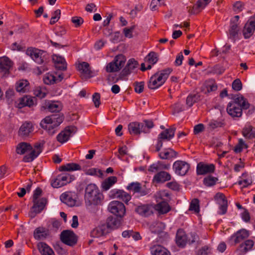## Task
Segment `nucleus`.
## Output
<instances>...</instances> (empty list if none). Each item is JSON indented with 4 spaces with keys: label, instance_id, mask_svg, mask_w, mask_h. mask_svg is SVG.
Returning <instances> with one entry per match:
<instances>
[{
    "label": "nucleus",
    "instance_id": "1",
    "mask_svg": "<svg viewBox=\"0 0 255 255\" xmlns=\"http://www.w3.org/2000/svg\"><path fill=\"white\" fill-rule=\"evenodd\" d=\"M247 110H248L247 115H251L255 112V107L250 104L248 100L240 94L237 95L227 107L228 114L234 119L241 117L243 111Z\"/></svg>",
    "mask_w": 255,
    "mask_h": 255
},
{
    "label": "nucleus",
    "instance_id": "2",
    "mask_svg": "<svg viewBox=\"0 0 255 255\" xmlns=\"http://www.w3.org/2000/svg\"><path fill=\"white\" fill-rule=\"evenodd\" d=\"M85 192V200L89 205H98L101 203L103 195L95 184H89Z\"/></svg>",
    "mask_w": 255,
    "mask_h": 255
},
{
    "label": "nucleus",
    "instance_id": "3",
    "mask_svg": "<svg viewBox=\"0 0 255 255\" xmlns=\"http://www.w3.org/2000/svg\"><path fill=\"white\" fill-rule=\"evenodd\" d=\"M172 71V68H167L156 72L150 77L148 83V88L155 90L161 86L165 82Z\"/></svg>",
    "mask_w": 255,
    "mask_h": 255
},
{
    "label": "nucleus",
    "instance_id": "4",
    "mask_svg": "<svg viewBox=\"0 0 255 255\" xmlns=\"http://www.w3.org/2000/svg\"><path fill=\"white\" fill-rule=\"evenodd\" d=\"M26 53L27 55L29 56L38 64L46 63L49 59V55L46 51L38 48H28Z\"/></svg>",
    "mask_w": 255,
    "mask_h": 255
},
{
    "label": "nucleus",
    "instance_id": "5",
    "mask_svg": "<svg viewBox=\"0 0 255 255\" xmlns=\"http://www.w3.org/2000/svg\"><path fill=\"white\" fill-rule=\"evenodd\" d=\"M139 66V63L134 58H130L128 61L122 71L119 74V79L121 80L127 79V77L130 74L136 72Z\"/></svg>",
    "mask_w": 255,
    "mask_h": 255
},
{
    "label": "nucleus",
    "instance_id": "6",
    "mask_svg": "<svg viewBox=\"0 0 255 255\" xmlns=\"http://www.w3.org/2000/svg\"><path fill=\"white\" fill-rule=\"evenodd\" d=\"M75 179V176L67 173L58 174L51 181V184L54 188H59L65 186Z\"/></svg>",
    "mask_w": 255,
    "mask_h": 255
},
{
    "label": "nucleus",
    "instance_id": "7",
    "mask_svg": "<svg viewBox=\"0 0 255 255\" xmlns=\"http://www.w3.org/2000/svg\"><path fill=\"white\" fill-rule=\"evenodd\" d=\"M108 209L111 213L116 216L123 219L126 214L125 205L119 201H112L109 205Z\"/></svg>",
    "mask_w": 255,
    "mask_h": 255
},
{
    "label": "nucleus",
    "instance_id": "8",
    "mask_svg": "<svg viewBox=\"0 0 255 255\" xmlns=\"http://www.w3.org/2000/svg\"><path fill=\"white\" fill-rule=\"evenodd\" d=\"M77 131V128L74 126H69L65 128L56 137L58 142L63 143L67 141Z\"/></svg>",
    "mask_w": 255,
    "mask_h": 255
},
{
    "label": "nucleus",
    "instance_id": "9",
    "mask_svg": "<svg viewBox=\"0 0 255 255\" xmlns=\"http://www.w3.org/2000/svg\"><path fill=\"white\" fill-rule=\"evenodd\" d=\"M172 168L176 174L183 176L187 174L190 168V165L185 161L178 160L173 163Z\"/></svg>",
    "mask_w": 255,
    "mask_h": 255
},
{
    "label": "nucleus",
    "instance_id": "10",
    "mask_svg": "<svg viewBox=\"0 0 255 255\" xmlns=\"http://www.w3.org/2000/svg\"><path fill=\"white\" fill-rule=\"evenodd\" d=\"M60 240L64 244L73 247L77 243V237L73 231L64 230L60 235Z\"/></svg>",
    "mask_w": 255,
    "mask_h": 255
},
{
    "label": "nucleus",
    "instance_id": "11",
    "mask_svg": "<svg viewBox=\"0 0 255 255\" xmlns=\"http://www.w3.org/2000/svg\"><path fill=\"white\" fill-rule=\"evenodd\" d=\"M255 31V14L251 16L245 23L242 33L245 39L250 38Z\"/></svg>",
    "mask_w": 255,
    "mask_h": 255
},
{
    "label": "nucleus",
    "instance_id": "12",
    "mask_svg": "<svg viewBox=\"0 0 255 255\" xmlns=\"http://www.w3.org/2000/svg\"><path fill=\"white\" fill-rule=\"evenodd\" d=\"M36 104L37 99L35 97L24 96L15 102V107L18 109H22L25 107L31 108Z\"/></svg>",
    "mask_w": 255,
    "mask_h": 255
},
{
    "label": "nucleus",
    "instance_id": "13",
    "mask_svg": "<svg viewBox=\"0 0 255 255\" xmlns=\"http://www.w3.org/2000/svg\"><path fill=\"white\" fill-rule=\"evenodd\" d=\"M250 235L249 231L245 229H242L233 234L229 239V242L232 245H236L241 243Z\"/></svg>",
    "mask_w": 255,
    "mask_h": 255
},
{
    "label": "nucleus",
    "instance_id": "14",
    "mask_svg": "<svg viewBox=\"0 0 255 255\" xmlns=\"http://www.w3.org/2000/svg\"><path fill=\"white\" fill-rule=\"evenodd\" d=\"M109 197L111 198H117L122 200L127 205H128V202L131 198V195L123 190L114 189L110 191Z\"/></svg>",
    "mask_w": 255,
    "mask_h": 255
},
{
    "label": "nucleus",
    "instance_id": "15",
    "mask_svg": "<svg viewBox=\"0 0 255 255\" xmlns=\"http://www.w3.org/2000/svg\"><path fill=\"white\" fill-rule=\"evenodd\" d=\"M215 171V166L214 164H207L203 162H200L197 164L196 174L198 175L211 174L214 173Z\"/></svg>",
    "mask_w": 255,
    "mask_h": 255
},
{
    "label": "nucleus",
    "instance_id": "16",
    "mask_svg": "<svg viewBox=\"0 0 255 255\" xmlns=\"http://www.w3.org/2000/svg\"><path fill=\"white\" fill-rule=\"evenodd\" d=\"M123 219L117 216H110L104 224L107 227V230L110 233L111 230L118 229L122 225Z\"/></svg>",
    "mask_w": 255,
    "mask_h": 255
},
{
    "label": "nucleus",
    "instance_id": "17",
    "mask_svg": "<svg viewBox=\"0 0 255 255\" xmlns=\"http://www.w3.org/2000/svg\"><path fill=\"white\" fill-rule=\"evenodd\" d=\"M46 110L52 113H61L60 111L62 110V106L61 105L57 102L45 101L41 107V110L44 111Z\"/></svg>",
    "mask_w": 255,
    "mask_h": 255
},
{
    "label": "nucleus",
    "instance_id": "18",
    "mask_svg": "<svg viewBox=\"0 0 255 255\" xmlns=\"http://www.w3.org/2000/svg\"><path fill=\"white\" fill-rule=\"evenodd\" d=\"M43 119L44 122H46L47 123L49 122L52 125L59 127L63 122L64 119V116L62 113H57L46 116Z\"/></svg>",
    "mask_w": 255,
    "mask_h": 255
},
{
    "label": "nucleus",
    "instance_id": "19",
    "mask_svg": "<svg viewBox=\"0 0 255 255\" xmlns=\"http://www.w3.org/2000/svg\"><path fill=\"white\" fill-rule=\"evenodd\" d=\"M135 212L139 215L147 217L153 214V208L149 204H141L135 208Z\"/></svg>",
    "mask_w": 255,
    "mask_h": 255
},
{
    "label": "nucleus",
    "instance_id": "20",
    "mask_svg": "<svg viewBox=\"0 0 255 255\" xmlns=\"http://www.w3.org/2000/svg\"><path fill=\"white\" fill-rule=\"evenodd\" d=\"M211 1L212 0H198L192 8L189 10V12L193 14H197L204 9Z\"/></svg>",
    "mask_w": 255,
    "mask_h": 255
},
{
    "label": "nucleus",
    "instance_id": "21",
    "mask_svg": "<svg viewBox=\"0 0 255 255\" xmlns=\"http://www.w3.org/2000/svg\"><path fill=\"white\" fill-rule=\"evenodd\" d=\"M13 65L12 62L7 57H0V72L4 75L8 74Z\"/></svg>",
    "mask_w": 255,
    "mask_h": 255
},
{
    "label": "nucleus",
    "instance_id": "22",
    "mask_svg": "<svg viewBox=\"0 0 255 255\" xmlns=\"http://www.w3.org/2000/svg\"><path fill=\"white\" fill-rule=\"evenodd\" d=\"M77 70L80 72L82 78L85 79L92 77V71L90 68V65L86 62L80 63L77 67Z\"/></svg>",
    "mask_w": 255,
    "mask_h": 255
},
{
    "label": "nucleus",
    "instance_id": "23",
    "mask_svg": "<svg viewBox=\"0 0 255 255\" xmlns=\"http://www.w3.org/2000/svg\"><path fill=\"white\" fill-rule=\"evenodd\" d=\"M171 175L166 171H160L156 173L153 176L152 181L156 183H163L170 180Z\"/></svg>",
    "mask_w": 255,
    "mask_h": 255
},
{
    "label": "nucleus",
    "instance_id": "24",
    "mask_svg": "<svg viewBox=\"0 0 255 255\" xmlns=\"http://www.w3.org/2000/svg\"><path fill=\"white\" fill-rule=\"evenodd\" d=\"M187 242V237L185 232L182 229H178L176 235V243L178 247L184 248Z\"/></svg>",
    "mask_w": 255,
    "mask_h": 255
},
{
    "label": "nucleus",
    "instance_id": "25",
    "mask_svg": "<svg viewBox=\"0 0 255 255\" xmlns=\"http://www.w3.org/2000/svg\"><path fill=\"white\" fill-rule=\"evenodd\" d=\"M49 235V230L43 227L36 228L33 232V237L36 240H44Z\"/></svg>",
    "mask_w": 255,
    "mask_h": 255
},
{
    "label": "nucleus",
    "instance_id": "26",
    "mask_svg": "<svg viewBox=\"0 0 255 255\" xmlns=\"http://www.w3.org/2000/svg\"><path fill=\"white\" fill-rule=\"evenodd\" d=\"M109 233L107 227L103 224L93 229L90 233V236L93 238H99L105 236Z\"/></svg>",
    "mask_w": 255,
    "mask_h": 255
},
{
    "label": "nucleus",
    "instance_id": "27",
    "mask_svg": "<svg viewBox=\"0 0 255 255\" xmlns=\"http://www.w3.org/2000/svg\"><path fill=\"white\" fill-rule=\"evenodd\" d=\"M47 199L45 198H41L38 200H33V205L32 210L35 214H39L44 209L46 203Z\"/></svg>",
    "mask_w": 255,
    "mask_h": 255
},
{
    "label": "nucleus",
    "instance_id": "28",
    "mask_svg": "<svg viewBox=\"0 0 255 255\" xmlns=\"http://www.w3.org/2000/svg\"><path fill=\"white\" fill-rule=\"evenodd\" d=\"M33 131V127L30 122H25L20 127L18 135L21 137H25Z\"/></svg>",
    "mask_w": 255,
    "mask_h": 255
},
{
    "label": "nucleus",
    "instance_id": "29",
    "mask_svg": "<svg viewBox=\"0 0 255 255\" xmlns=\"http://www.w3.org/2000/svg\"><path fill=\"white\" fill-rule=\"evenodd\" d=\"M178 155L177 152L170 148H165L158 154L159 158L162 159H170L175 158Z\"/></svg>",
    "mask_w": 255,
    "mask_h": 255
},
{
    "label": "nucleus",
    "instance_id": "30",
    "mask_svg": "<svg viewBox=\"0 0 255 255\" xmlns=\"http://www.w3.org/2000/svg\"><path fill=\"white\" fill-rule=\"evenodd\" d=\"M150 251L152 255H171L169 251L158 245L152 246L150 248Z\"/></svg>",
    "mask_w": 255,
    "mask_h": 255
},
{
    "label": "nucleus",
    "instance_id": "31",
    "mask_svg": "<svg viewBox=\"0 0 255 255\" xmlns=\"http://www.w3.org/2000/svg\"><path fill=\"white\" fill-rule=\"evenodd\" d=\"M155 209L160 214H165L168 213L171 210V208L167 201L162 200L155 205Z\"/></svg>",
    "mask_w": 255,
    "mask_h": 255
},
{
    "label": "nucleus",
    "instance_id": "32",
    "mask_svg": "<svg viewBox=\"0 0 255 255\" xmlns=\"http://www.w3.org/2000/svg\"><path fill=\"white\" fill-rule=\"evenodd\" d=\"M55 67L60 70H65L67 68V63L65 58L59 55H55L53 57Z\"/></svg>",
    "mask_w": 255,
    "mask_h": 255
},
{
    "label": "nucleus",
    "instance_id": "33",
    "mask_svg": "<svg viewBox=\"0 0 255 255\" xmlns=\"http://www.w3.org/2000/svg\"><path fill=\"white\" fill-rule=\"evenodd\" d=\"M60 200L70 207L74 206L76 204V200L73 198L71 192H65L62 194L60 196Z\"/></svg>",
    "mask_w": 255,
    "mask_h": 255
},
{
    "label": "nucleus",
    "instance_id": "34",
    "mask_svg": "<svg viewBox=\"0 0 255 255\" xmlns=\"http://www.w3.org/2000/svg\"><path fill=\"white\" fill-rule=\"evenodd\" d=\"M31 149H32V146L29 143L21 142L16 147V152L18 154L22 155Z\"/></svg>",
    "mask_w": 255,
    "mask_h": 255
},
{
    "label": "nucleus",
    "instance_id": "35",
    "mask_svg": "<svg viewBox=\"0 0 255 255\" xmlns=\"http://www.w3.org/2000/svg\"><path fill=\"white\" fill-rule=\"evenodd\" d=\"M117 177L116 176H110L105 179L103 181L101 187L104 191L110 189L117 182Z\"/></svg>",
    "mask_w": 255,
    "mask_h": 255
},
{
    "label": "nucleus",
    "instance_id": "36",
    "mask_svg": "<svg viewBox=\"0 0 255 255\" xmlns=\"http://www.w3.org/2000/svg\"><path fill=\"white\" fill-rule=\"evenodd\" d=\"M40 125L43 129L46 130L48 133L51 135H52L56 133L58 127V126L52 125L50 124L49 122L47 123L46 122H44V119L41 121Z\"/></svg>",
    "mask_w": 255,
    "mask_h": 255
},
{
    "label": "nucleus",
    "instance_id": "37",
    "mask_svg": "<svg viewBox=\"0 0 255 255\" xmlns=\"http://www.w3.org/2000/svg\"><path fill=\"white\" fill-rule=\"evenodd\" d=\"M128 129L131 135H138L142 132L141 124L136 122L130 123Z\"/></svg>",
    "mask_w": 255,
    "mask_h": 255
},
{
    "label": "nucleus",
    "instance_id": "38",
    "mask_svg": "<svg viewBox=\"0 0 255 255\" xmlns=\"http://www.w3.org/2000/svg\"><path fill=\"white\" fill-rule=\"evenodd\" d=\"M175 131V128H170L162 131L158 136L159 138L169 141L174 137Z\"/></svg>",
    "mask_w": 255,
    "mask_h": 255
},
{
    "label": "nucleus",
    "instance_id": "39",
    "mask_svg": "<svg viewBox=\"0 0 255 255\" xmlns=\"http://www.w3.org/2000/svg\"><path fill=\"white\" fill-rule=\"evenodd\" d=\"M81 169V167L79 164L73 162L62 165L59 167L60 171H71L80 170Z\"/></svg>",
    "mask_w": 255,
    "mask_h": 255
},
{
    "label": "nucleus",
    "instance_id": "40",
    "mask_svg": "<svg viewBox=\"0 0 255 255\" xmlns=\"http://www.w3.org/2000/svg\"><path fill=\"white\" fill-rule=\"evenodd\" d=\"M254 245V241L252 240H247L239 246V250L241 254H245L251 251Z\"/></svg>",
    "mask_w": 255,
    "mask_h": 255
},
{
    "label": "nucleus",
    "instance_id": "41",
    "mask_svg": "<svg viewBox=\"0 0 255 255\" xmlns=\"http://www.w3.org/2000/svg\"><path fill=\"white\" fill-rule=\"evenodd\" d=\"M37 246L42 255H54V253L52 249L46 243L40 242L38 244Z\"/></svg>",
    "mask_w": 255,
    "mask_h": 255
},
{
    "label": "nucleus",
    "instance_id": "42",
    "mask_svg": "<svg viewBox=\"0 0 255 255\" xmlns=\"http://www.w3.org/2000/svg\"><path fill=\"white\" fill-rule=\"evenodd\" d=\"M226 125L225 120L222 119L212 120L208 124V127L211 130H214L217 128H224Z\"/></svg>",
    "mask_w": 255,
    "mask_h": 255
},
{
    "label": "nucleus",
    "instance_id": "43",
    "mask_svg": "<svg viewBox=\"0 0 255 255\" xmlns=\"http://www.w3.org/2000/svg\"><path fill=\"white\" fill-rule=\"evenodd\" d=\"M201 96L199 94H190L186 98V104L189 107H191L193 105L200 100Z\"/></svg>",
    "mask_w": 255,
    "mask_h": 255
},
{
    "label": "nucleus",
    "instance_id": "44",
    "mask_svg": "<svg viewBox=\"0 0 255 255\" xmlns=\"http://www.w3.org/2000/svg\"><path fill=\"white\" fill-rule=\"evenodd\" d=\"M30 152L24 155L23 157L22 161L24 162H30L34 160L40 153V151H36L33 148L32 149L30 150Z\"/></svg>",
    "mask_w": 255,
    "mask_h": 255
},
{
    "label": "nucleus",
    "instance_id": "45",
    "mask_svg": "<svg viewBox=\"0 0 255 255\" xmlns=\"http://www.w3.org/2000/svg\"><path fill=\"white\" fill-rule=\"evenodd\" d=\"M239 31V26L236 25H230V28L229 29V38L235 41L237 39H238Z\"/></svg>",
    "mask_w": 255,
    "mask_h": 255
},
{
    "label": "nucleus",
    "instance_id": "46",
    "mask_svg": "<svg viewBox=\"0 0 255 255\" xmlns=\"http://www.w3.org/2000/svg\"><path fill=\"white\" fill-rule=\"evenodd\" d=\"M29 82L27 80H22L16 83V90L17 92L25 93L28 90Z\"/></svg>",
    "mask_w": 255,
    "mask_h": 255
},
{
    "label": "nucleus",
    "instance_id": "47",
    "mask_svg": "<svg viewBox=\"0 0 255 255\" xmlns=\"http://www.w3.org/2000/svg\"><path fill=\"white\" fill-rule=\"evenodd\" d=\"M165 227L166 226L164 223L162 222H157L150 227V229L152 233L158 235L165 230Z\"/></svg>",
    "mask_w": 255,
    "mask_h": 255
},
{
    "label": "nucleus",
    "instance_id": "48",
    "mask_svg": "<svg viewBox=\"0 0 255 255\" xmlns=\"http://www.w3.org/2000/svg\"><path fill=\"white\" fill-rule=\"evenodd\" d=\"M253 127L250 125L248 127H245L242 130V134L248 139H252L255 138V132L253 131Z\"/></svg>",
    "mask_w": 255,
    "mask_h": 255
},
{
    "label": "nucleus",
    "instance_id": "49",
    "mask_svg": "<svg viewBox=\"0 0 255 255\" xmlns=\"http://www.w3.org/2000/svg\"><path fill=\"white\" fill-rule=\"evenodd\" d=\"M218 178L209 175L205 177L203 180V184L207 187H211L216 185Z\"/></svg>",
    "mask_w": 255,
    "mask_h": 255
},
{
    "label": "nucleus",
    "instance_id": "50",
    "mask_svg": "<svg viewBox=\"0 0 255 255\" xmlns=\"http://www.w3.org/2000/svg\"><path fill=\"white\" fill-rule=\"evenodd\" d=\"M205 86L208 93L215 91L217 90V85L213 79H209L206 81Z\"/></svg>",
    "mask_w": 255,
    "mask_h": 255
},
{
    "label": "nucleus",
    "instance_id": "51",
    "mask_svg": "<svg viewBox=\"0 0 255 255\" xmlns=\"http://www.w3.org/2000/svg\"><path fill=\"white\" fill-rule=\"evenodd\" d=\"M114 61L120 70L124 66L126 61V58L123 54H119L115 57Z\"/></svg>",
    "mask_w": 255,
    "mask_h": 255
},
{
    "label": "nucleus",
    "instance_id": "52",
    "mask_svg": "<svg viewBox=\"0 0 255 255\" xmlns=\"http://www.w3.org/2000/svg\"><path fill=\"white\" fill-rule=\"evenodd\" d=\"M144 124L140 123L141 126V131L144 133L149 132L150 129L154 127V124L152 120H144Z\"/></svg>",
    "mask_w": 255,
    "mask_h": 255
},
{
    "label": "nucleus",
    "instance_id": "53",
    "mask_svg": "<svg viewBox=\"0 0 255 255\" xmlns=\"http://www.w3.org/2000/svg\"><path fill=\"white\" fill-rule=\"evenodd\" d=\"M248 145L245 143L243 139L240 138L238 143L235 146L234 151L235 153H238L242 152L244 148H248Z\"/></svg>",
    "mask_w": 255,
    "mask_h": 255
},
{
    "label": "nucleus",
    "instance_id": "54",
    "mask_svg": "<svg viewBox=\"0 0 255 255\" xmlns=\"http://www.w3.org/2000/svg\"><path fill=\"white\" fill-rule=\"evenodd\" d=\"M43 80L46 85H52L56 83V76L52 74H46L43 77Z\"/></svg>",
    "mask_w": 255,
    "mask_h": 255
},
{
    "label": "nucleus",
    "instance_id": "55",
    "mask_svg": "<svg viewBox=\"0 0 255 255\" xmlns=\"http://www.w3.org/2000/svg\"><path fill=\"white\" fill-rule=\"evenodd\" d=\"M190 211H194L195 213H199L200 212L199 200L197 198L193 199L189 206Z\"/></svg>",
    "mask_w": 255,
    "mask_h": 255
},
{
    "label": "nucleus",
    "instance_id": "56",
    "mask_svg": "<svg viewBox=\"0 0 255 255\" xmlns=\"http://www.w3.org/2000/svg\"><path fill=\"white\" fill-rule=\"evenodd\" d=\"M140 183L138 182H131L127 186L126 189L129 191H132L133 193H136L139 191Z\"/></svg>",
    "mask_w": 255,
    "mask_h": 255
},
{
    "label": "nucleus",
    "instance_id": "57",
    "mask_svg": "<svg viewBox=\"0 0 255 255\" xmlns=\"http://www.w3.org/2000/svg\"><path fill=\"white\" fill-rule=\"evenodd\" d=\"M164 0H152L150 3V8L152 10H156L159 6L164 5Z\"/></svg>",
    "mask_w": 255,
    "mask_h": 255
},
{
    "label": "nucleus",
    "instance_id": "58",
    "mask_svg": "<svg viewBox=\"0 0 255 255\" xmlns=\"http://www.w3.org/2000/svg\"><path fill=\"white\" fill-rule=\"evenodd\" d=\"M34 95L36 97H38L40 99H42L46 97L47 93L45 92V89L38 87L36 88L34 90Z\"/></svg>",
    "mask_w": 255,
    "mask_h": 255
},
{
    "label": "nucleus",
    "instance_id": "59",
    "mask_svg": "<svg viewBox=\"0 0 255 255\" xmlns=\"http://www.w3.org/2000/svg\"><path fill=\"white\" fill-rule=\"evenodd\" d=\"M71 22L73 23L75 27H80L84 23V19L81 16H73L71 18Z\"/></svg>",
    "mask_w": 255,
    "mask_h": 255
},
{
    "label": "nucleus",
    "instance_id": "60",
    "mask_svg": "<svg viewBox=\"0 0 255 255\" xmlns=\"http://www.w3.org/2000/svg\"><path fill=\"white\" fill-rule=\"evenodd\" d=\"M134 91L138 94L142 93L144 89V82H135L133 84Z\"/></svg>",
    "mask_w": 255,
    "mask_h": 255
},
{
    "label": "nucleus",
    "instance_id": "61",
    "mask_svg": "<svg viewBox=\"0 0 255 255\" xmlns=\"http://www.w3.org/2000/svg\"><path fill=\"white\" fill-rule=\"evenodd\" d=\"M232 88L236 91H239L242 89L243 84L240 79H236L232 84Z\"/></svg>",
    "mask_w": 255,
    "mask_h": 255
},
{
    "label": "nucleus",
    "instance_id": "62",
    "mask_svg": "<svg viewBox=\"0 0 255 255\" xmlns=\"http://www.w3.org/2000/svg\"><path fill=\"white\" fill-rule=\"evenodd\" d=\"M215 200H217L218 204L228 202L227 199L224 194L220 192L217 193L214 196Z\"/></svg>",
    "mask_w": 255,
    "mask_h": 255
},
{
    "label": "nucleus",
    "instance_id": "63",
    "mask_svg": "<svg viewBox=\"0 0 255 255\" xmlns=\"http://www.w3.org/2000/svg\"><path fill=\"white\" fill-rule=\"evenodd\" d=\"M244 6V2L237 1L233 4V10L236 13H239L243 10Z\"/></svg>",
    "mask_w": 255,
    "mask_h": 255
},
{
    "label": "nucleus",
    "instance_id": "64",
    "mask_svg": "<svg viewBox=\"0 0 255 255\" xmlns=\"http://www.w3.org/2000/svg\"><path fill=\"white\" fill-rule=\"evenodd\" d=\"M147 58L148 62L152 65L155 64L158 61L157 54L154 52H150Z\"/></svg>",
    "mask_w": 255,
    "mask_h": 255
}]
</instances>
